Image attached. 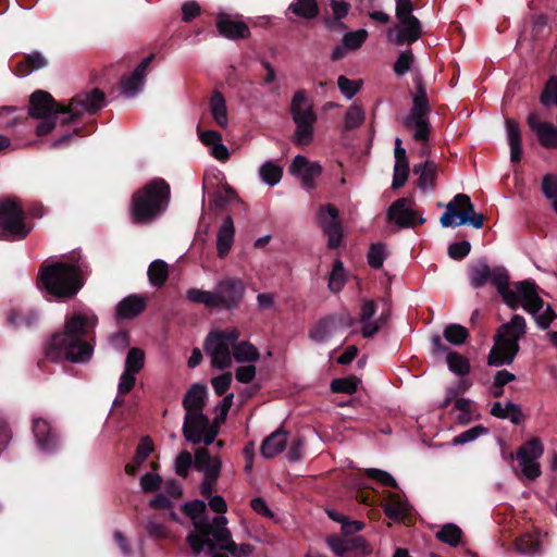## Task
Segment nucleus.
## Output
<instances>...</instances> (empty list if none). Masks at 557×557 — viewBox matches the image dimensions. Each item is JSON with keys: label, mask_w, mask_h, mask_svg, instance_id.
Wrapping results in <instances>:
<instances>
[{"label": "nucleus", "mask_w": 557, "mask_h": 557, "mask_svg": "<svg viewBox=\"0 0 557 557\" xmlns=\"http://www.w3.org/2000/svg\"><path fill=\"white\" fill-rule=\"evenodd\" d=\"M98 317L90 310L74 311L65 315L63 330L51 335L44 347V358L38 367L45 369L48 361L87 363L94 355Z\"/></svg>", "instance_id": "nucleus-1"}, {"label": "nucleus", "mask_w": 557, "mask_h": 557, "mask_svg": "<svg viewBox=\"0 0 557 557\" xmlns=\"http://www.w3.org/2000/svg\"><path fill=\"white\" fill-rule=\"evenodd\" d=\"M469 281L473 288H481L488 282L496 286L504 302L517 310L520 304L529 313H535L544 305L539 296V286L534 281L524 280L516 283V290L509 287V273L506 268L497 265L491 268L485 259H481L469 269Z\"/></svg>", "instance_id": "nucleus-2"}, {"label": "nucleus", "mask_w": 557, "mask_h": 557, "mask_svg": "<svg viewBox=\"0 0 557 557\" xmlns=\"http://www.w3.org/2000/svg\"><path fill=\"white\" fill-rule=\"evenodd\" d=\"M88 264L76 258L73 252L70 262H54L41 264L38 272L37 284L40 289L59 299L73 298L84 286V274Z\"/></svg>", "instance_id": "nucleus-3"}, {"label": "nucleus", "mask_w": 557, "mask_h": 557, "mask_svg": "<svg viewBox=\"0 0 557 557\" xmlns=\"http://www.w3.org/2000/svg\"><path fill=\"white\" fill-rule=\"evenodd\" d=\"M171 188L169 183L157 177L137 189L131 198L129 215L134 224L153 222L169 206Z\"/></svg>", "instance_id": "nucleus-4"}, {"label": "nucleus", "mask_w": 557, "mask_h": 557, "mask_svg": "<svg viewBox=\"0 0 557 557\" xmlns=\"http://www.w3.org/2000/svg\"><path fill=\"white\" fill-rule=\"evenodd\" d=\"M246 286L238 277L227 276L220 280L214 292L196 287L186 290V299L193 304L203 305L209 309L233 311L239 308L244 300Z\"/></svg>", "instance_id": "nucleus-5"}, {"label": "nucleus", "mask_w": 557, "mask_h": 557, "mask_svg": "<svg viewBox=\"0 0 557 557\" xmlns=\"http://www.w3.org/2000/svg\"><path fill=\"white\" fill-rule=\"evenodd\" d=\"M525 333L527 323L520 314H515L509 322L502 324L494 336L487 364L492 367L511 364L520 350L519 341Z\"/></svg>", "instance_id": "nucleus-6"}, {"label": "nucleus", "mask_w": 557, "mask_h": 557, "mask_svg": "<svg viewBox=\"0 0 557 557\" xmlns=\"http://www.w3.org/2000/svg\"><path fill=\"white\" fill-rule=\"evenodd\" d=\"M525 333L527 323L520 314H515L509 322L502 324L494 336L487 364L492 367L511 364L520 350L519 341Z\"/></svg>", "instance_id": "nucleus-7"}, {"label": "nucleus", "mask_w": 557, "mask_h": 557, "mask_svg": "<svg viewBox=\"0 0 557 557\" xmlns=\"http://www.w3.org/2000/svg\"><path fill=\"white\" fill-rule=\"evenodd\" d=\"M227 519L219 513L211 521L209 517L202 523L196 524V530L190 531L186 536V543L195 555H199L207 548L209 552L218 550L222 543L231 541L232 533L226 528Z\"/></svg>", "instance_id": "nucleus-8"}, {"label": "nucleus", "mask_w": 557, "mask_h": 557, "mask_svg": "<svg viewBox=\"0 0 557 557\" xmlns=\"http://www.w3.org/2000/svg\"><path fill=\"white\" fill-rule=\"evenodd\" d=\"M33 224L25 220V209L16 197L0 198V239L18 242L25 239Z\"/></svg>", "instance_id": "nucleus-9"}, {"label": "nucleus", "mask_w": 557, "mask_h": 557, "mask_svg": "<svg viewBox=\"0 0 557 557\" xmlns=\"http://www.w3.org/2000/svg\"><path fill=\"white\" fill-rule=\"evenodd\" d=\"M540 101L543 106H557V77L552 76L541 94ZM527 123L529 127L536 134L539 143L546 149L557 148V127L552 123L542 122L536 112L528 115Z\"/></svg>", "instance_id": "nucleus-10"}, {"label": "nucleus", "mask_w": 557, "mask_h": 557, "mask_svg": "<svg viewBox=\"0 0 557 557\" xmlns=\"http://www.w3.org/2000/svg\"><path fill=\"white\" fill-rule=\"evenodd\" d=\"M484 215L474 211V205L466 194H457L447 205L446 210L440 219L443 227L471 225L482 228Z\"/></svg>", "instance_id": "nucleus-11"}, {"label": "nucleus", "mask_w": 557, "mask_h": 557, "mask_svg": "<svg viewBox=\"0 0 557 557\" xmlns=\"http://www.w3.org/2000/svg\"><path fill=\"white\" fill-rule=\"evenodd\" d=\"M238 338L239 332L236 329L214 331L208 334L203 348L211 357L212 368L225 370L232 366L233 347Z\"/></svg>", "instance_id": "nucleus-12"}, {"label": "nucleus", "mask_w": 557, "mask_h": 557, "mask_svg": "<svg viewBox=\"0 0 557 557\" xmlns=\"http://www.w3.org/2000/svg\"><path fill=\"white\" fill-rule=\"evenodd\" d=\"M106 104V94L99 88H94L89 91H82L75 95L70 104H65V108H70L65 117L60 119L62 126L69 124H77L84 113L89 115L97 114Z\"/></svg>", "instance_id": "nucleus-13"}, {"label": "nucleus", "mask_w": 557, "mask_h": 557, "mask_svg": "<svg viewBox=\"0 0 557 557\" xmlns=\"http://www.w3.org/2000/svg\"><path fill=\"white\" fill-rule=\"evenodd\" d=\"M207 386L203 384L195 383L186 392L183 398V407L186 411L183 423V435L187 442H197L198 438L191 437L189 429L191 423H199L205 426L208 425V417L202 413L206 405Z\"/></svg>", "instance_id": "nucleus-14"}, {"label": "nucleus", "mask_w": 557, "mask_h": 557, "mask_svg": "<svg viewBox=\"0 0 557 557\" xmlns=\"http://www.w3.org/2000/svg\"><path fill=\"white\" fill-rule=\"evenodd\" d=\"M544 453L540 438L533 437L525 442L517 451V459L521 466L522 474L529 480H535L541 475L539 459Z\"/></svg>", "instance_id": "nucleus-15"}, {"label": "nucleus", "mask_w": 557, "mask_h": 557, "mask_svg": "<svg viewBox=\"0 0 557 557\" xmlns=\"http://www.w3.org/2000/svg\"><path fill=\"white\" fill-rule=\"evenodd\" d=\"M318 219L324 235L327 236V247L330 249L338 248L343 240L338 209L332 203L323 205L319 209Z\"/></svg>", "instance_id": "nucleus-16"}, {"label": "nucleus", "mask_w": 557, "mask_h": 557, "mask_svg": "<svg viewBox=\"0 0 557 557\" xmlns=\"http://www.w3.org/2000/svg\"><path fill=\"white\" fill-rule=\"evenodd\" d=\"M70 108L59 103L46 90H35L29 97L28 115L34 119H46L49 115H66Z\"/></svg>", "instance_id": "nucleus-17"}, {"label": "nucleus", "mask_w": 557, "mask_h": 557, "mask_svg": "<svg viewBox=\"0 0 557 557\" xmlns=\"http://www.w3.org/2000/svg\"><path fill=\"white\" fill-rule=\"evenodd\" d=\"M326 544L338 557H366L372 553L371 545L363 536L342 539L338 535H330Z\"/></svg>", "instance_id": "nucleus-18"}, {"label": "nucleus", "mask_w": 557, "mask_h": 557, "mask_svg": "<svg viewBox=\"0 0 557 557\" xmlns=\"http://www.w3.org/2000/svg\"><path fill=\"white\" fill-rule=\"evenodd\" d=\"M410 200L406 197L395 200L387 210V220L396 223L399 227H416L422 225L425 219L419 216L408 205Z\"/></svg>", "instance_id": "nucleus-19"}, {"label": "nucleus", "mask_w": 557, "mask_h": 557, "mask_svg": "<svg viewBox=\"0 0 557 557\" xmlns=\"http://www.w3.org/2000/svg\"><path fill=\"white\" fill-rule=\"evenodd\" d=\"M290 114L296 124L293 141L298 146H308L313 140V126L317 122V114L312 108Z\"/></svg>", "instance_id": "nucleus-20"}, {"label": "nucleus", "mask_w": 557, "mask_h": 557, "mask_svg": "<svg viewBox=\"0 0 557 557\" xmlns=\"http://www.w3.org/2000/svg\"><path fill=\"white\" fill-rule=\"evenodd\" d=\"M33 434L41 451L52 454L60 448V435L48 421L41 418L34 419Z\"/></svg>", "instance_id": "nucleus-21"}, {"label": "nucleus", "mask_w": 557, "mask_h": 557, "mask_svg": "<svg viewBox=\"0 0 557 557\" xmlns=\"http://www.w3.org/2000/svg\"><path fill=\"white\" fill-rule=\"evenodd\" d=\"M289 173L300 176L302 186L308 190L315 188V178L322 173V166L318 162H310L306 157L298 154L294 158Z\"/></svg>", "instance_id": "nucleus-22"}, {"label": "nucleus", "mask_w": 557, "mask_h": 557, "mask_svg": "<svg viewBox=\"0 0 557 557\" xmlns=\"http://www.w3.org/2000/svg\"><path fill=\"white\" fill-rule=\"evenodd\" d=\"M215 26L219 34L230 40L247 39L251 33L248 25L232 15L221 12L216 15Z\"/></svg>", "instance_id": "nucleus-23"}, {"label": "nucleus", "mask_w": 557, "mask_h": 557, "mask_svg": "<svg viewBox=\"0 0 557 557\" xmlns=\"http://www.w3.org/2000/svg\"><path fill=\"white\" fill-rule=\"evenodd\" d=\"M401 26H394L387 32V38L396 46L411 45L422 36V26L417 17L411 22L400 23Z\"/></svg>", "instance_id": "nucleus-24"}, {"label": "nucleus", "mask_w": 557, "mask_h": 557, "mask_svg": "<svg viewBox=\"0 0 557 557\" xmlns=\"http://www.w3.org/2000/svg\"><path fill=\"white\" fill-rule=\"evenodd\" d=\"M377 311V305L373 299H363L360 306L358 321L362 324L361 335L364 338H372L380 331V322L371 320Z\"/></svg>", "instance_id": "nucleus-25"}, {"label": "nucleus", "mask_w": 557, "mask_h": 557, "mask_svg": "<svg viewBox=\"0 0 557 557\" xmlns=\"http://www.w3.org/2000/svg\"><path fill=\"white\" fill-rule=\"evenodd\" d=\"M147 300L140 295H129L123 298L116 306V317L123 320H133L145 311Z\"/></svg>", "instance_id": "nucleus-26"}, {"label": "nucleus", "mask_w": 557, "mask_h": 557, "mask_svg": "<svg viewBox=\"0 0 557 557\" xmlns=\"http://www.w3.org/2000/svg\"><path fill=\"white\" fill-rule=\"evenodd\" d=\"M383 511L386 517L395 522H403L406 518L408 504L398 493L386 492L382 503Z\"/></svg>", "instance_id": "nucleus-27"}, {"label": "nucleus", "mask_w": 557, "mask_h": 557, "mask_svg": "<svg viewBox=\"0 0 557 557\" xmlns=\"http://www.w3.org/2000/svg\"><path fill=\"white\" fill-rule=\"evenodd\" d=\"M288 434L287 431L280 428L267 436L260 447L261 455L267 459H271L282 453L286 447Z\"/></svg>", "instance_id": "nucleus-28"}, {"label": "nucleus", "mask_w": 557, "mask_h": 557, "mask_svg": "<svg viewBox=\"0 0 557 557\" xmlns=\"http://www.w3.org/2000/svg\"><path fill=\"white\" fill-rule=\"evenodd\" d=\"M235 226L231 215L223 219L216 235V250L220 258H225L234 243Z\"/></svg>", "instance_id": "nucleus-29"}, {"label": "nucleus", "mask_w": 557, "mask_h": 557, "mask_svg": "<svg viewBox=\"0 0 557 557\" xmlns=\"http://www.w3.org/2000/svg\"><path fill=\"white\" fill-rule=\"evenodd\" d=\"M194 467L197 471L203 472L205 478L212 471H216V479H219L222 462L220 458L211 456L207 448L199 447L195 450Z\"/></svg>", "instance_id": "nucleus-30"}, {"label": "nucleus", "mask_w": 557, "mask_h": 557, "mask_svg": "<svg viewBox=\"0 0 557 557\" xmlns=\"http://www.w3.org/2000/svg\"><path fill=\"white\" fill-rule=\"evenodd\" d=\"M508 145L510 148V161L519 163L522 158V138L520 125L512 119L506 120Z\"/></svg>", "instance_id": "nucleus-31"}, {"label": "nucleus", "mask_w": 557, "mask_h": 557, "mask_svg": "<svg viewBox=\"0 0 557 557\" xmlns=\"http://www.w3.org/2000/svg\"><path fill=\"white\" fill-rule=\"evenodd\" d=\"M48 65L47 59L38 51L24 54L14 69V74L20 77H25L33 71L44 69Z\"/></svg>", "instance_id": "nucleus-32"}, {"label": "nucleus", "mask_w": 557, "mask_h": 557, "mask_svg": "<svg viewBox=\"0 0 557 557\" xmlns=\"http://www.w3.org/2000/svg\"><path fill=\"white\" fill-rule=\"evenodd\" d=\"M429 114H408L404 120V126L408 129L414 128L413 139L425 143L430 136Z\"/></svg>", "instance_id": "nucleus-33"}, {"label": "nucleus", "mask_w": 557, "mask_h": 557, "mask_svg": "<svg viewBox=\"0 0 557 557\" xmlns=\"http://www.w3.org/2000/svg\"><path fill=\"white\" fill-rule=\"evenodd\" d=\"M336 330L335 315L329 314L319 319L309 330L308 336L315 343H323Z\"/></svg>", "instance_id": "nucleus-34"}, {"label": "nucleus", "mask_w": 557, "mask_h": 557, "mask_svg": "<svg viewBox=\"0 0 557 557\" xmlns=\"http://www.w3.org/2000/svg\"><path fill=\"white\" fill-rule=\"evenodd\" d=\"M153 450V443L149 436H145L140 440L136 447L135 456L132 462L125 466V472L128 475H135L140 469L141 465L150 456Z\"/></svg>", "instance_id": "nucleus-35"}, {"label": "nucleus", "mask_w": 557, "mask_h": 557, "mask_svg": "<svg viewBox=\"0 0 557 557\" xmlns=\"http://www.w3.org/2000/svg\"><path fill=\"white\" fill-rule=\"evenodd\" d=\"M491 414L498 419H509L511 423L518 425L523 419V413L519 405L508 401L503 408L502 403L496 401L492 405Z\"/></svg>", "instance_id": "nucleus-36"}, {"label": "nucleus", "mask_w": 557, "mask_h": 557, "mask_svg": "<svg viewBox=\"0 0 557 557\" xmlns=\"http://www.w3.org/2000/svg\"><path fill=\"white\" fill-rule=\"evenodd\" d=\"M210 110L213 120L220 127L225 128L228 123L225 98L219 90H214L210 98Z\"/></svg>", "instance_id": "nucleus-37"}, {"label": "nucleus", "mask_w": 557, "mask_h": 557, "mask_svg": "<svg viewBox=\"0 0 557 557\" xmlns=\"http://www.w3.org/2000/svg\"><path fill=\"white\" fill-rule=\"evenodd\" d=\"M416 94L412 99V108L409 114H429L431 111L426 88L421 77L414 78Z\"/></svg>", "instance_id": "nucleus-38"}, {"label": "nucleus", "mask_w": 557, "mask_h": 557, "mask_svg": "<svg viewBox=\"0 0 557 557\" xmlns=\"http://www.w3.org/2000/svg\"><path fill=\"white\" fill-rule=\"evenodd\" d=\"M189 432H190L191 437H194V440L195 438L199 440L197 442H191L195 445L200 444L202 442L205 443V445H211L214 442V440L219 433L218 428L213 426L211 424L209 418H208L207 426L199 424V423H191ZM187 435H189V433H187Z\"/></svg>", "instance_id": "nucleus-39"}, {"label": "nucleus", "mask_w": 557, "mask_h": 557, "mask_svg": "<svg viewBox=\"0 0 557 557\" xmlns=\"http://www.w3.org/2000/svg\"><path fill=\"white\" fill-rule=\"evenodd\" d=\"M147 275L152 286L162 287L169 277L168 263L161 259L152 261L148 267Z\"/></svg>", "instance_id": "nucleus-40"}, {"label": "nucleus", "mask_w": 557, "mask_h": 557, "mask_svg": "<svg viewBox=\"0 0 557 557\" xmlns=\"http://www.w3.org/2000/svg\"><path fill=\"white\" fill-rule=\"evenodd\" d=\"M233 356L239 363L253 362L260 358V354L257 347L248 341H237L233 347Z\"/></svg>", "instance_id": "nucleus-41"}, {"label": "nucleus", "mask_w": 557, "mask_h": 557, "mask_svg": "<svg viewBox=\"0 0 557 557\" xmlns=\"http://www.w3.org/2000/svg\"><path fill=\"white\" fill-rule=\"evenodd\" d=\"M288 11L306 20L315 18L320 12L317 0H295L289 4Z\"/></svg>", "instance_id": "nucleus-42"}, {"label": "nucleus", "mask_w": 557, "mask_h": 557, "mask_svg": "<svg viewBox=\"0 0 557 557\" xmlns=\"http://www.w3.org/2000/svg\"><path fill=\"white\" fill-rule=\"evenodd\" d=\"M182 511L191 519L194 530L198 522L202 523L207 518V505L201 499H194L182 506Z\"/></svg>", "instance_id": "nucleus-43"}, {"label": "nucleus", "mask_w": 557, "mask_h": 557, "mask_svg": "<svg viewBox=\"0 0 557 557\" xmlns=\"http://www.w3.org/2000/svg\"><path fill=\"white\" fill-rule=\"evenodd\" d=\"M239 200L237 193L228 185L225 184L222 190L214 191L211 195L210 208L215 210H224L228 202Z\"/></svg>", "instance_id": "nucleus-44"}, {"label": "nucleus", "mask_w": 557, "mask_h": 557, "mask_svg": "<svg viewBox=\"0 0 557 557\" xmlns=\"http://www.w3.org/2000/svg\"><path fill=\"white\" fill-rule=\"evenodd\" d=\"M462 530L455 523H446L436 533V539L451 547H456L461 542Z\"/></svg>", "instance_id": "nucleus-45"}, {"label": "nucleus", "mask_w": 557, "mask_h": 557, "mask_svg": "<svg viewBox=\"0 0 557 557\" xmlns=\"http://www.w3.org/2000/svg\"><path fill=\"white\" fill-rule=\"evenodd\" d=\"M39 321V314L33 310L26 312H20L17 310H11L8 315V322L15 327H33Z\"/></svg>", "instance_id": "nucleus-46"}, {"label": "nucleus", "mask_w": 557, "mask_h": 557, "mask_svg": "<svg viewBox=\"0 0 557 557\" xmlns=\"http://www.w3.org/2000/svg\"><path fill=\"white\" fill-rule=\"evenodd\" d=\"M448 369L457 375L465 376L471 370L470 362L467 357L457 351H448L446 356Z\"/></svg>", "instance_id": "nucleus-47"}, {"label": "nucleus", "mask_w": 557, "mask_h": 557, "mask_svg": "<svg viewBox=\"0 0 557 557\" xmlns=\"http://www.w3.org/2000/svg\"><path fill=\"white\" fill-rule=\"evenodd\" d=\"M361 383L360 379L356 375H348L345 377L334 379L331 382L330 388L333 393H343L352 395L357 392L359 384Z\"/></svg>", "instance_id": "nucleus-48"}, {"label": "nucleus", "mask_w": 557, "mask_h": 557, "mask_svg": "<svg viewBox=\"0 0 557 557\" xmlns=\"http://www.w3.org/2000/svg\"><path fill=\"white\" fill-rule=\"evenodd\" d=\"M261 180L270 186L280 183L283 176V169L273 161H267L259 169Z\"/></svg>", "instance_id": "nucleus-49"}, {"label": "nucleus", "mask_w": 557, "mask_h": 557, "mask_svg": "<svg viewBox=\"0 0 557 557\" xmlns=\"http://www.w3.org/2000/svg\"><path fill=\"white\" fill-rule=\"evenodd\" d=\"M443 335L448 343L459 346L466 343L469 332L465 326L451 323L444 329Z\"/></svg>", "instance_id": "nucleus-50"}, {"label": "nucleus", "mask_w": 557, "mask_h": 557, "mask_svg": "<svg viewBox=\"0 0 557 557\" xmlns=\"http://www.w3.org/2000/svg\"><path fill=\"white\" fill-rule=\"evenodd\" d=\"M144 364H145L144 351L137 347L131 348L126 356L124 371L137 374L141 371V369L144 368Z\"/></svg>", "instance_id": "nucleus-51"}, {"label": "nucleus", "mask_w": 557, "mask_h": 557, "mask_svg": "<svg viewBox=\"0 0 557 557\" xmlns=\"http://www.w3.org/2000/svg\"><path fill=\"white\" fill-rule=\"evenodd\" d=\"M218 550H224L231 554L233 557H247L252 553L253 546L248 543L237 545L231 536V541L227 540V542L222 543Z\"/></svg>", "instance_id": "nucleus-52"}, {"label": "nucleus", "mask_w": 557, "mask_h": 557, "mask_svg": "<svg viewBox=\"0 0 557 557\" xmlns=\"http://www.w3.org/2000/svg\"><path fill=\"white\" fill-rule=\"evenodd\" d=\"M344 267L339 259H336L333 264V270L329 277V288L333 293H338L345 283L344 278Z\"/></svg>", "instance_id": "nucleus-53"}, {"label": "nucleus", "mask_w": 557, "mask_h": 557, "mask_svg": "<svg viewBox=\"0 0 557 557\" xmlns=\"http://www.w3.org/2000/svg\"><path fill=\"white\" fill-rule=\"evenodd\" d=\"M368 38V32L366 29H358L355 32H348L344 35L342 42L348 50L359 49Z\"/></svg>", "instance_id": "nucleus-54"}, {"label": "nucleus", "mask_w": 557, "mask_h": 557, "mask_svg": "<svg viewBox=\"0 0 557 557\" xmlns=\"http://www.w3.org/2000/svg\"><path fill=\"white\" fill-rule=\"evenodd\" d=\"M414 62V57L411 49L400 52L396 62L394 63L393 70L397 76H403L410 71Z\"/></svg>", "instance_id": "nucleus-55"}, {"label": "nucleus", "mask_w": 557, "mask_h": 557, "mask_svg": "<svg viewBox=\"0 0 557 557\" xmlns=\"http://www.w3.org/2000/svg\"><path fill=\"white\" fill-rule=\"evenodd\" d=\"M144 84V81L137 74L123 75L120 81V87L123 94L127 96L135 95Z\"/></svg>", "instance_id": "nucleus-56"}, {"label": "nucleus", "mask_w": 557, "mask_h": 557, "mask_svg": "<svg viewBox=\"0 0 557 557\" xmlns=\"http://www.w3.org/2000/svg\"><path fill=\"white\" fill-rule=\"evenodd\" d=\"M539 325L540 329L546 330L550 326L552 322L557 318V314L553 310L549 304L543 305L541 309H539L535 313H531Z\"/></svg>", "instance_id": "nucleus-57"}, {"label": "nucleus", "mask_w": 557, "mask_h": 557, "mask_svg": "<svg viewBox=\"0 0 557 557\" xmlns=\"http://www.w3.org/2000/svg\"><path fill=\"white\" fill-rule=\"evenodd\" d=\"M385 247L383 244H372L368 251V263L373 269L382 268L385 260Z\"/></svg>", "instance_id": "nucleus-58"}, {"label": "nucleus", "mask_w": 557, "mask_h": 557, "mask_svg": "<svg viewBox=\"0 0 557 557\" xmlns=\"http://www.w3.org/2000/svg\"><path fill=\"white\" fill-rule=\"evenodd\" d=\"M366 474L368 478L375 480L380 482L384 486H388L392 488L397 490L398 483L396 480L386 471L376 469V468H369L366 470Z\"/></svg>", "instance_id": "nucleus-59"}, {"label": "nucleus", "mask_w": 557, "mask_h": 557, "mask_svg": "<svg viewBox=\"0 0 557 557\" xmlns=\"http://www.w3.org/2000/svg\"><path fill=\"white\" fill-rule=\"evenodd\" d=\"M487 429L483 425H475L467 431L461 432L453 438L454 445H462L476 440L480 435L487 433Z\"/></svg>", "instance_id": "nucleus-60"}, {"label": "nucleus", "mask_w": 557, "mask_h": 557, "mask_svg": "<svg viewBox=\"0 0 557 557\" xmlns=\"http://www.w3.org/2000/svg\"><path fill=\"white\" fill-rule=\"evenodd\" d=\"M194 465V459L188 450H183L176 457L175 471L177 475L187 478L190 467Z\"/></svg>", "instance_id": "nucleus-61"}, {"label": "nucleus", "mask_w": 557, "mask_h": 557, "mask_svg": "<svg viewBox=\"0 0 557 557\" xmlns=\"http://www.w3.org/2000/svg\"><path fill=\"white\" fill-rule=\"evenodd\" d=\"M471 251V244L468 240L453 243L448 246V256L453 260H463Z\"/></svg>", "instance_id": "nucleus-62"}, {"label": "nucleus", "mask_w": 557, "mask_h": 557, "mask_svg": "<svg viewBox=\"0 0 557 557\" xmlns=\"http://www.w3.org/2000/svg\"><path fill=\"white\" fill-rule=\"evenodd\" d=\"M233 375L231 372H224L221 375L211 379V385L218 396H223L232 384Z\"/></svg>", "instance_id": "nucleus-63"}, {"label": "nucleus", "mask_w": 557, "mask_h": 557, "mask_svg": "<svg viewBox=\"0 0 557 557\" xmlns=\"http://www.w3.org/2000/svg\"><path fill=\"white\" fill-rule=\"evenodd\" d=\"M162 483V478L157 473L147 472L140 478V487L145 493L157 492Z\"/></svg>", "instance_id": "nucleus-64"}]
</instances>
